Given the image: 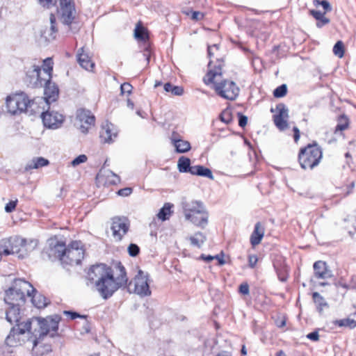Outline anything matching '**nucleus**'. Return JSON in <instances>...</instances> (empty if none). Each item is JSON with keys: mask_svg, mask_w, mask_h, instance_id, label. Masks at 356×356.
<instances>
[{"mask_svg": "<svg viewBox=\"0 0 356 356\" xmlns=\"http://www.w3.org/2000/svg\"><path fill=\"white\" fill-rule=\"evenodd\" d=\"M33 320L37 321L40 327V337L39 338L50 334L51 337H54L58 329V323L60 317L58 315L54 316H48L45 318L39 317L33 318Z\"/></svg>", "mask_w": 356, "mask_h": 356, "instance_id": "6", "label": "nucleus"}, {"mask_svg": "<svg viewBox=\"0 0 356 356\" xmlns=\"http://www.w3.org/2000/svg\"><path fill=\"white\" fill-rule=\"evenodd\" d=\"M164 90L172 95L180 96L184 93V89L181 86H172L170 83L164 84Z\"/></svg>", "mask_w": 356, "mask_h": 356, "instance_id": "36", "label": "nucleus"}, {"mask_svg": "<svg viewBox=\"0 0 356 356\" xmlns=\"http://www.w3.org/2000/svg\"><path fill=\"white\" fill-rule=\"evenodd\" d=\"M96 179L103 185H115L120 181V177L109 170H101L97 175Z\"/></svg>", "mask_w": 356, "mask_h": 356, "instance_id": "15", "label": "nucleus"}, {"mask_svg": "<svg viewBox=\"0 0 356 356\" xmlns=\"http://www.w3.org/2000/svg\"><path fill=\"white\" fill-rule=\"evenodd\" d=\"M38 340L35 339L33 342V352L35 354L42 355L44 353H49V352L51 351V346L47 344V345H44L43 350L41 352H39L38 350Z\"/></svg>", "mask_w": 356, "mask_h": 356, "instance_id": "42", "label": "nucleus"}, {"mask_svg": "<svg viewBox=\"0 0 356 356\" xmlns=\"http://www.w3.org/2000/svg\"><path fill=\"white\" fill-rule=\"evenodd\" d=\"M220 119L225 124H229L232 120L231 111L228 109L224 110L220 115Z\"/></svg>", "mask_w": 356, "mask_h": 356, "instance_id": "44", "label": "nucleus"}, {"mask_svg": "<svg viewBox=\"0 0 356 356\" xmlns=\"http://www.w3.org/2000/svg\"><path fill=\"white\" fill-rule=\"evenodd\" d=\"M204 13L200 12V11H193L191 19L195 21H200L204 18Z\"/></svg>", "mask_w": 356, "mask_h": 356, "instance_id": "51", "label": "nucleus"}, {"mask_svg": "<svg viewBox=\"0 0 356 356\" xmlns=\"http://www.w3.org/2000/svg\"><path fill=\"white\" fill-rule=\"evenodd\" d=\"M50 21V27L49 29H46L42 32V35L47 40H53L56 38V34L58 32V29L56 26V17L54 14H51L49 17Z\"/></svg>", "mask_w": 356, "mask_h": 356, "instance_id": "23", "label": "nucleus"}, {"mask_svg": "<svg viewBox=\"0 0 356 356\" xmlns=\"http://www.w3.org/2000/svg\"><path fill=\"white\" fill-rule=\"evenodd\" d=\"M192 175L207 177L211 180L214 179L211 170L209 168L200 165L193 166Z\"/></svg>", "mask_w": 356, "mask_h": 356, "instance_id": "28", "label": "nucleus"}, {"mask_svg": "<svg viewBox=\"0 0 356 356\" xmlns=\"http://www.w3.org/2000/svg\"><path fill=\"white\" fill-rule=\"evenodd\" d=\"M248 123V118L242 115L241 113H238V125L241 127H244Z\"/></svg>", "mask_w": 356, "mask_h": 356, "instance_id": "52", "label": "nucleus"}, {"mask_svg": "<svg viewBox=\"0 0 356 356\" xmlns=\"http://www.w3.org/2000/svg\"><path fill=\"white\" fill-rule=\"evenodd\" d=\"M312 298L319 313H322L324 308L328 307L327 302L319 293L314 292Z\"/></svg>", "mask_w": 356, "mask_h": 356, "instance_id": "33", "label": "nucleus"}, {"mask_svg": "<svg viewBox=\"0 0 356 356\" xmlns=\"http://www.w3.org/2000/svg\"><path fill=\"white\" fill-rule=\"evenodd\" d=\"M330 22V20L325 17V16L323 17L322 19H319L317 23H316V26L318 28H321L323 27L324 25L328 24Z\"/></svg>", "mask_w": 356, "mask_h": 356, "instance_id": "57", "label": "nucleus"}, {"mask_svg": "<svg viewBox=\"0 0 356 356\" xmlns=\"http://www.w3.org/2000/svg\"><path fill=\"white\" fill-rule=\"evenodd\" d=\"M43 124L51 129L58 128L63 122V115L54 111L42 112L41 114Z\"/></svg>", "mask_w": 356, "mask_h": 356, "instance_id": "11", "label": "nucleus"}, {"mask_svg": "<svg viewBox=\"0 0 356 356\" xmlns=\"http://www.w3.org/2000/svg\"><path fill=\"white\" fill-rule=\"evenodd\" d=\"M117 133L113 131V124H106L102 126L100 131V138L104 143H110L113 141V137L115 138Z\"/></svg>", "mask_w": 356, "mask_h": 356, "instance_id": "25", "label": "nucleus"}, {"mask_svg": "<svg viewBox=\"0 0 356 356\" xmlns=\"http://www.w3.org/2000/svg\"><path fill=\"white\" fill-rule=\"evenodd\" d=\"M191 244L197 248H200L206 241L205 236L201 232H197L189 238Z\"/></svg>", "mask_w": 356, "mask_h": 356, "instance_id": "35", "label": "nucleus"}, {"mask_svg": "<svg viewBox=\"0 0 356 356\" xmlns=\"http://www.w3.org/2000/svg\"><path fill=\"white\" fill-rule=\"evenodd\" d=\"M218 356H232L231 353L226 351H222L220 353Z\"/></svg>", "mask_w": 356, "mask_h": 356, "instance_id": "63", "label": "nucleus"}, {"mask_svg": "<svg viewBox=\"0 0 356 356\" xmlns=\"http://www.w3.org/2000/svg\"><path fill=\"white\" fill-rule=\"evenodd\" d=\"M58 15L61 23L67 26L69 30L73 31L72 25L74 22L76 10L73 0H60V8Z\"/></svg>", "mask_w": 356, "mask_h": 356, "instance_id": "5", "label": "nucleus"}, {"mask_svg": "<svg viewBox=\"0 0 356 356\" xmlns=\"http://www.w3.org/2000/svg\"><path fill=\"white\" fill-rule=\"evenodd\" d=\"M31 297L32 303L38 309L44 308L48 304L47 298L44 296L38 293L36 290L35 292H32Z\"/></svg>", "mask_w": 356, "mask_h": 356, "instance_id": "31", "label": "nucleus"}, {"mask_svg": "<svg viewBox=\"0 0 356 356\" xmlns=\"http://www.w3.org/2000/svg\"><path fill=\"white\" fill-rule=\"evenodd\" d=\"M276 110L277 114L273 116L274 123L280 130H284L288 127V108L284 104H279L276 106Z\"/></svg>", "mask_w": 356, "mask_h": 356, "instance_id": "12", "label": "nucleus"}, {"mask_svg": "<svg viewBox=\"0 0 356 356\" xmlns=\"http://www.w3.org/2000/svg\"><path fill=\"white\" fill-rule=\"evenodd\" d=\"M200 257L202 259H203L207 262H210L211 261H212L215 259V257L213 256H211V255L205 256L204 254H202Z\"/></svg>", "mask_w": 356, "mask_h": 356, "instance_id": "62", "label": "nucleus"}, {"mask_svg": "<svg viewBox=\"0 0 356 356\" xmlns=\"http://www.w3.org/2000/svg\"><path fill=\"white\" fill-rule=\"evenodd\" d=\"M33 321H35V320L32 318L27 320L25 323H16V327H14L11 330L6 339V343L10 346H16V342L15 341V335H20L24 334L26 332H30L31 324Z\"/></svg>", "mask_w": 356, "mask_h": 356, "instance_id": "9", "label": "nucleus"}, {"mask_svg": "<svg viewBox=\"0 0 356 356\" xmlns=\"http://www.w3.org/2000/svg\"><path fill=\"white\" fill-rule=\"evenodd\" d=\"M348 127V119L345 115H341L338 119V123L335 128V132L340 131H342L346 129Z\"/></svg>", "mask_w": 356, "mask_h": 356, "instance_id": "39", "label": "nucleus"}, {"mask_svg": "<svg viewBox=\"0 0 356 356\" xmlns=\"http://www.w3.org/2000/svg\"><path fill=\"white\" fill-rule=\"evenodd\" d=\"M334 54L339 57L342 58L344 55V47L343 44L341 41H338L333 47Z\"/></svg>", "mask_w": 356, "mask_h": 356, "instance_id": "40", "label": "nucleus"}, {"mask_svg": "<svg viewBox=\"0 0 356 356\" xmlns=\"http://www.w3.org/2000/svg\"><path fill=\"white\" fill-rule=\"evenodd\" d=\"M132 193V189L131 188H124L118 191V195L120 196L127 197L129 196Z\"/></svg>", "mask_w": 356, "mask_h": 356, "instance_id": "49", "label": "nucleus"}, {"mask_svg": "<svg viewBox=\"0 0 356 356\" xmlns=\"http://www.w3.org/2000/svg\"><path fill=\"white\" fill-rule=\"evenodd\" d=\"M134 35L136 39L145 42H146L148 40V34L147 30L140 24H138L135 28ZM145 47L144 49L143 56L147 62V64H148L150 58L149 44L145 43Z\"/></svg>", "mask_w": 356, "mask_h": 356, "instance_id": "16", "label": "nucleus"}, {"mask_svg": "<svg viewBox=\"0 0 356 356\" xmlns=\"http://www.w3.org/2000/svg\"><path fill=\"white\" fill-rule=\"evenodd\" d=\"M84 250L81 246V242L73 241L67 248L65 260L63 264L69 265H78L83 259Z\"/></svg>", "mask_w": 356, "mask_h": 356, "instance_id": "7", "label": "nucleus"}, {"mask_svg": "<svg viewBox=\"0 0 356 356\" xmlns=\"http://www.w3.org/2000/svg\"><path fill=\"white\" fill-rule=\"evenodd\" d=\"M334 323L339 327H346L351 329L356 327V322L353 319H350L349 318L336 320Z\"/></svg>", "mask_w": 356, "mask_h": 356, "instance_id": "38", "label": "nucleus"}, {"mask_svg": "<svg viewBox=\"0 0 356 356\" xmlns=\"http://www.w3.org/2000/svg\"><path fill=\"white\" fill-rule=\"evenodd\" d=\"M6 312V319L11 324L20 321L19 307L21 305H9Z\"/></svg>", "mask_w": 356, "mask_h": 356, "instance_id": "26", "label": "nucleus"}, {"mask_svg": "<svg viewBox=\"0 0 356 356\" xmlns=\"http://www.w3.org/2000/svg\"><path fill=\"white\" fill-rule=\"evenodd\" d=\"M287 92V86L286 84H282L276 88L273 91L274 97L277 98L283 97Z\"/></svg>", "mask_w": 356, "mask_h": 356, "instance_id": "41", "label": "nucleus"}, {"mask_svg": "<svg viewBox=\"0 0 356 356\" xmlns=\"http://www.w3.org/2000/svg\"><path fill=\"white\" fill-rule=\"evenodd\" d=\"M44 89V99L47 104H49L51 102L56 101L58 97V88L53 82L51 79H48L43 85Z\"/></svg>", "mask_w": 356, "mask_h": 356, "instance_id": "17", "label": "nucleus"}, {"mask_svg": "<svg viewBox=\"0 0 356 356\" xmlns=\"http://www.w3.org/2000/svg\"><path fill=\"white\" fill-rule=\"evenodd\" d=\"M257 257L256 255H250L248 257V263L250 268H254L257 262Z\"/></svg>", "mask_w": 356, "mask_h": 356, "instance_id": "55", "label": "nucleus"}, {"mask_svg": "<svg viewBox=\"0 0 356 356\" xmlns=\"http://www.w3.org/2000/svg\"><path fill=\"white\" fill-rule=\"evenodd\" d=\"M49 163V161L43 157H35L26 165L25 170H30L38 169L41 167L47 166Z\"/></svg>", "mask_w": 356, "mask_h": 356, "instance_id": "29", "label": "nucleus"}, {"mask_svg": "<svg viewBox=\"0 0 356 356\" xmlns=\"http://www.w3.org/2000/svg\"><path fill=\"white\" fill-rule=\"evenodd\" d=\"M140 248L136 244L131 243L128 247V252L131 257H136L138 254Z\"/></svg>", "mask_w": 356, "mask_h": 356, "instance_id": "45", "label": "nucleus"}, {"mask_svg": "<svg viewBox=\"0 0 356 356\" xmlns=\"http://www.w3.org/2000/svg\"><path fill=\"white\" fill-rule=\"evenodd\" d=\"M182 208L186 218H189L195 214L206 211L204 204L200 201L192 200L182 202Z\"/></svg>", "mask_w": 356, "mask_h": 356, "instance_id": "13", "label": "nucleus"}, {"mask_svg": "<svg viewBox=\"0 0 356 356\" xmlns=\"http://www.w3.org/2000/svg\"><path fill=\"white\" fill-rule=\"evenodd\" d=\"M315 5H321L325 11H330L332 10V8L329 2L325 0L321 1H316Z\"/></svg>", "mask_w": 356, "mask_h": 356, "instance_id": "48", "label": "nucleus"}, {"mask_svg": "<svg viewBox=\"0 0 356 356\" xmlns=\"http://www.w3.org/2000/svg\"><path fill=\"white\" fill-rule=\"evenodd\" d=\"M6 104L9 113L19 115L28 111L29 108L33 111L35 100L30 99L26 93L22 92L8 96Z\"/></svg>", "mask_w": 356, "mask_h": 356, "instance_id": "4", "label": "nucleus"}, {"mask_svg": "<svg viewBox=\"0 0 356 356\" xmlns=\"http://www.w3.org/2000/svg\"><path fill=\"white\" fill-rule=\"evenodd\" d=\"M133 86L129 83H124L120 86V90L122 94L127 93L130 95L132 92Z\"/></svg>", "mask_w": 356, "mask_h": 356, "instance_id": "47", "label": "nucleus"}, {"mask_svg": "<svg viewBox=\"0 0 356 356\" xmlns=\"http://www.w3.org/2000/svg\"><path fill=\"white\" fill-rule=\"evenodd\" d=\"M88 157L85 154H80L77 157H76L74 159H73L70 163V165L72 167H76L79 165L80 164L84 163L87 161Z\"/></svg>", "mask_w": 356, "mask_h": 356, "instance_id": "43", "label": "nucleus"}, {"mask_svg": "<svg viewBox=\"0 0 356 356\" xmlns=\"http://www.w3.org/2000/svg\"><path fill=\"white\" fill-rule=\"evenodd\" d=\"M171 141L175 146L176 151L179 153H185L188 152L191 147L188 141L180 139L176 133H173L171 137Z\"/></svg>", "mask_w": 356, "mask_h": 356, "instance_id": "22", "label": "nucleus"}, {"mask_svg": "<svg viewBox=\"0 0 356 356\" xmlns=\"http://www.w3.org/2000/svg\"><path fill=\"white\" fill-rule=\"evenodd\" d=\"M64 314L66 315H70L71 317V319H75L77 317H81L80 314H79L76 312H70V311H65Z\"/></svg>", "mask_w": 356, "mask_h": 356, "instance_id": "59", "label": "nucleus"}, {"mask_svg": "<svg viewBox=\"0 0 356 356\" xmlns=\"http://www.w3.org/2000/svg\"><path fill=\"white\" fill-rule=\"evenodd\" d=\"M314 270L315 277L318 279H327L332 276L326 263L322 261H317L314 264Z\"/></svg>", "mask_w": 356, "mask_h": 356, "instance_id": "21", "label": "nucleus"}, {"mask_svg": "<svg viewBox=\"0 0 356 356\" xmlns=\"http://www.w3.org/2000/svg\"><path fill=\"white\" fill-rule=\"evenodd\" d=\"M77 61L81 67L86 70L92 71L95 63L91 60L88 52H86L84 47H81L77 52Z\"/></svg>", "mask_w": 356, "mask_h": 356, "instance_id": "19", "label": "nucleus"}, {"mask_svg": "<svg viewBox=\"0 0 356 356\" xmlns=\"http://www.w3.org/2000/svg\"><path fill=\"white\" fill-rule=\"evenodd\" d=\"M323 157L322 149L316 143L309 144L301 148L298 154V161L304 170L313 169L321 162Z\"/></svg>", "mask_w": 356, "mask_h": 356, "instance_id": "3", "label": "nucleus"}, {"mask_svg": "<svg viewBox=\"0 0 356 356\" xmlns=\"http://www.w3.org/2000/svg\"><path fill=\"white\" fill-rule=\"evenodd\" d=\"M224 65L222 59H217L213 65V60L208 64V72L203 79L205 84L215 83L214 88L217 94L224 99L234 100L238 95L239 88L232 81L224 80L220 83H215L214 80L222 75V67Z\"/></svg>", "mask_w": 356, "mask_h": 356, "instance_id": "2", "label": "nucleus"}, {"mask_svg": "<svg viewBox=\"0 0 356 356\" xmlns=\"http://www.w3.org/2000/svg\"><path fill=\"white\" fill-rule=\"evenodd\" d=\"M26 81L33 88H41L46 81H48L43 75L42 70L38 66H33L26 73Z\"/></svg>", "mask_w": 356, "mask_h": 356, "instance_id": "10", "label": "nucleus"}, {"mask_svg": "<svg viewBox=\"0 0 356 356\" xmlns=\"http://www.w3.org/2000/svg\"><path fill=\"white\" fill-rule=\"evenodd\" d=\"M0 254L1 256L3 254L5 255H10L12 254V251L10 250L8 248H3V246H0Z\"/></svg>", "mask_w": 356, "mask_h": 356, "instance_id": "60", "label": "nucleus"}, {"mask_svg": "<svg viewBox=\"0 0 356 356\" xmlns=\"http://www.w3.org/2000/svg\"><path fill=\"white\" fill-rule=\"evenodd\" d=\"M67 248L65 247V243L63 242H57V243L51 248V252L55 257L59 259V260L63 263V260L65 259V256Z\"/></svg>", "mask_w": 356, "mask_h": 356, "instance_id": "30", "label": "nucleus"}, {"mask_svg": "<svg viewBox=\"0 0 356 356\" xmlns=\"http://www.w3.org/2000/svg\"><path fill=\"white\" fill-rule=\"evenodd\" d=\"M293 132H294V140L297 142L300 138V131L298 127H295L293 128Z\"/></svg>", "mask_w": 356, "mask_h": 356, "instance_id": "61", "label": "nucleus"}, {"mask_svg": "<svg viewBox=\"0 0 356 356\" xmlns=\"http://www.w3.org/2000/svg\"><path fill=\"white\" fill-rule=\"evenodd\" d=\"M216 49V50L218 49V44H213V46H209L208 47V56L210 58H211L213 56V49Z\"/></svg>", "mask_w": 356, "mask_h": 356, "instance_id": "58", "label": "nucleus"}, {"mask_svg": "<svg viewBox=\"0 0 356 356\" xmlns=\"http://www.w3.org/2000/svg\"><path fill=\"white\" fill-rule=\"evenodd\" d=\"M264 235V227L258 222L254 225V231L250 236V243L252 246L259 245Z\"/></svg>", "mask_w": 356, "mask_h": 356, "instance_id": "24", "label": "nucleus"}, {"mask_svg": "<svg viewBox=\"0 0 356 356\" xmlns=\"http://www.w3.org/2000/svg\"><path fill=\"white\" fill-rule=\"evenodd\" d=\"M172 207V204L170 203H165L164 206L160 209L159 212L157 214V216L159 219L163 221L168 219L169 216L170 215V209Z\"/></svg>", "mask_w": 356, "mask_h": 356, "instance_id": "37", "label": "nucleus"}, {"mask_svg": "<svg viewBox=\"0 0 356 356\" xmlns=\"http://www.w3.org/2000/svg\"><path fill=\"white\" fill-rule=\"evenodd\" d=\"M87 285H93L104 300L111 298L121 288H127L129 293L140 296L151 294L149 275L139 270L134 278L128 283L126 269L120 262L108 266L104 264L92 266L87 273Z\"/></svg>", "mask_w": 356, "mask_h": 356, "instance_id": "1", "label": "nucleus"}, {"mask_svg": "<svg viewBox=\"0 0 356 356\" xmlns=\"http://www.w3.org/2000/svg\"><path fill=\"white\" fill-rule=\"evenodd\" d=\"M187 220L191 221L196 226L200 227H204L208 222V213L207 211L202 212V213L195 214L191 216L189 218H186Z\"/></svg>", "mask_w": 356, "mask_h": 356, "instance_id": "27", "label": "nucleus"}, {"mask_svg": "<svg viewBox=\"0 0 356 356\" xmlns=\"http://www.w3.org/2000/svg\"><path fill=\"white\" fill-rule=\"evenodd\" d=\"M129 225L126 218H114L113 219L111 229L113 235L118 240H121L122 236L127 232Z\"/></svg>", "mask_w": 356, "mask_h": 356, "instance_id": "14", "label": "nucleus"}, {"mask_svg": "<svg viewBox=\"0 0 356 356\" xmlns=\"http://www.w3.org/2000/svg\"><path fill=\"white\" fill-rule=\"evenodd\" d=\"M4 300L8 305H22L25 302L24 295L16 293L11 287L6 291Z\"/></svg>", "mask_w": 356, "mask_h": 356, "instance_id": "20", "label": "nucleus"}, {"mask_svg": "<svg viewBox=\"0 0 356 356\" xmlns=\"http://www.w3.org/2000/svg\"><path fill=\"white\" fill-rule=\"evenodd\" d=\"M239 292L243 295H248L250 292L248 284L247 283L241 284L239 286Z\"/></svg>", "mask_w": 356, "mask_h": 356, "instance_id": "53", "label": "nucleus"}, {"mask_svg": "<svg viewBox=\"0 0 356 356\" xmlns=\"http://www.w3.org/2000/svg\"><path fill=\"white\" fill-rule=\"evenodd\" d=\"M177 168L180 172H189L192 175L193 166H191V160L188 157L181 156L177 162Z\"/></svg>", "mask_w": 356, "mask_h": 356, "instance_id": "32", "label": "nucleus"}, {"mask_svg": "<svg viewBox=\"0 0 356 356\" xmlns=\"http://www.w3.org/2000/svg\"><path fill=\"white\" fill-rule=\"evenodd\" d=\"M309 13L317 21L322 19L323 17L325 16V13H323L319 10H311Z\"/></svg>", "mask_w": 356, "mask_h": 356, "instance_id": "50", "label": "nucleus"}, {"mask_svg": "<svg viewBox=\"0 0 356 356\" xmlns=\"http://www.w3.org/2000/svg\"><path fill=\"white\" fill-rule=\"evenodd\" d=\"M11 288L16 293H21L22 295H24V300L26 295L29 297L31 296L32 292H35V289L29 282L22 279L15 280Z\"/></svg>", "mask_w": 356, "mask_h": 356, "instance_id": "18", "label": "nucleus"}, {"mask_svg": "<svg viewBox=\"0 0 356 356\" xmlns=\"http://www.w3.org/2000/svg\"><path fill=\"white\" fill-rule=\"evenodd\" d=\"M95 116L90 111L83 108L77 110L76 125L82 133L87 134L89 129L95 125Z\"/></svg>", "mask_w": 356, "mask_h": 356, "instance_id": "8", "label": "nucleus"}, {"mask_svg": "<svg viewBox=\"0 0 356 356\" xmlns=\"http://www.w3.org/2000/svg\"><path fill=\"white\" fill-rule=\"evenodd\" d=\"M214 257H215V259L218 260L219 264L220 265H222L225 264V261L222 258H220L219 255H216V256H214Z\"/></svg>", "mask_w": 356, "mask_h": 356, "instance_id": "64", "label": "nucleus"}, {"mask_svg": "<svg viewBox=\"0 0 356 356\" xmlns=\"http://www.w3.org/2000/svg\"><path fill=\"white\" fill-rule=\"evenodd\" d=\"M42 72L45 78L51 79V72L53 71V62L51 58H47L43 62Z\"/></svg>", "mask_w": 356, "mask_h": 356, "instance_id": "34", "label": "nucleus"}, {"mask_svg": "<svg viewBox=\"0 0 356 356\" xmlns=\"http://www.w3.org/2000/svg\"><path fill=\"white\" fill-rule=\"evenodd\" d=\"M307 338L312 341H317L319 339L318 332L317 331L310 332L307 335Z\"/></svg>", "mask_w": 356, "mask_h": 356, "instance_id": "54", "label": "nucleus"}, {"mask_svg": "<svg viewBox=\"0 0 356 356\" xmlns=\"http://www.w3.org/2000/svg\"><path fill=\"white\" fill-rule=\"evenodd\" d=\"M18 200L16 199L15 200H11L8 203H7L5 206V211L6 213H11L13 212L17 204Z\"/></svg>", "mask_w": 356, "mask_h": 356, "instance_id": "46", "label": "nucleus"}, {"mask_svg": "<svg viewBox=\"0 0 356 356\" xmlns=\"http://www.w3.org/2000/svg\"><path fill=\"white\" fill-rule=\"evenodd\" d=\"M56 1H54V0H40V4L47 8H50L51 6H54L55 4Z\"/></svg>", "mask_w": 356, "mask_h": 356, "instance_id": "56", "label": "nucleus"}]
</instances>
